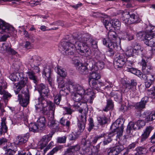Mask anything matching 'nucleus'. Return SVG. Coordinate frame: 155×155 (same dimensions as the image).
Listing matches in <instances>:
<instances>
[{"mask_svg": "<svg viewBox=\"0 0 155 155\" xmlns=\"http://www.w3.org/2000/svg\"><path fill=\"white\" fill-rule=\"evenodd\" d=\"M52 137V135L50 134L43 136L39 142L41 145L40 148L41 149H42L47 145L48 143L51 140Z\"/></svg>", "mask_w": 155, "mask_h": 155, "instance_id": "aec40b11", "label": "nucleus"}, {"mask_svg": "<svg viewBox=\"0 0 155 155\" xmlns=\"http://www.w3.org/2000/svg\"><path fill=\"white\" fill-rule=\"evenodd\" d=\"M68 87H66L68 92H76L77 93L84 94L85 90L82 85L70 81L68 82Z\"/></svg>", "mask_w": 155, "mask_h": 155, "instance_id": "9b49d317", "label": "nucleus"}, {"mask_svg": "<svg viewBox=\"0 0 155 155\" xmlns=\"http://www.w3.org/2000/svg\"><path fill=\"white\" fill-rule=\"evenodd\" d=\"M60 76H58L57 77V82L58 84V86L60 88H61V90L60 91V94L63 91L66 94L68 93V91L66 90V87H64V81L63 78Z\"/></svg>", "mask_w": 155, "mask_h": 155, "instance_id": "5701e85b", "label": "nucleus"}, {"mask_svg": "<svg viewBox=\"0 0 155 155\" xmlns=\"http://www.w3.org/2000/svg\"><path fill=\"white\" fill-rule=\"evenodd\" d=\"M137 151L136 154L140 155L144 154L146 152V149L142 147H138L136 148Z\"/></svg>", "mask_w": 155, "mask_h": 155, "instance_id": "603ef678", "label": "nucleus"}, {"mask_svg": "<svg viewBox=\"0 0 155 155\" xmlns=\"http://www.w3.org/2000/svg\"><path fill=\"white\" fill-rule=\"evenodd\" d=\"M91 143L88 140H87L85 138H83L82 139L81 144L83 146H89L91 145Z\"/></svg>", "mask_w": 155, "mask_h": 155, "instance_id": "e2e57ef3", "label": "nucleus"}, {"mask_svg": "<svg viewBox=\"0 0 155 155\" xmlns=\"http://www.w3.org/2000/svg\"><path fill=\"white\" fill-rule=\"evenodd\" d=\"M134 54L138 55L140 52H142L143 49L140 45L137 42H133L132 44Z\"/></svg>", "mask_w": 155, "mask_h": 155, "instance_id": "c85d7f7f", "label": "nucleus"}, {"mask_svg": "<svg viewBox=\"0 0 155 155\" xmlns=\"http://www.w3.org/2000/svg\"><path fill=\"white\" fill-rule=\"evenodd\" d=\"M127 138L126 136H124L123 137H122L121 139L119 141V142L120 143V144L123 145L125 144L127 141Z\"/></svg>", "mask_w": 155, "mask_h": 155, "instance_id": "774afa93", "label": "nucleus"}, {"mask_svg": "<svg viewBox=\"0 0 155 155\" xmlns=\"http://www.w3.org/2000/svg\"><path fill=\"white\" fill-rule=\"evenodd\" d=\"M145 125V122L143 120H140L137 121L136 124L133 122H130L127 126V132L130 135H133L134 130L137 129H139Z\"/></svg>", "mask_w": 155, "mask_h": 155, "instance_id": "1a4fd4ad", "label": "nucleus"}, {"mask_svg": "<svg viewBox=\"0 0 155 155\" xmlns=\"http://www.w3.org/2000/svg\"><path fill=\"white\" fill-rule=\"evenodd\" d=\"M89 127L88 128V130L89 132H90L91 130L93 128L94 125V121L93 119L90 118L89 120Z\"/></svg>", "mask_w": 155, "mask_h": 155, "instance_id": "052dcab7", "label": "nucleus"}, {"mask_svg": "<svg viewBox=\"0 0 155 155\" xmlns=\"http://www.w3.org/2000/svg\"><path fill=\"white\" fill-rule=\"evenodd\" d=\"M7 131V127L6 126L5 122L2 121L0 124V135H2V132H6Z\"/></svg>", "mask_w": 155, "mask_h": 155, "instance_id": "49530a36", "label": "nucleus"}, {"mask_svg": "<svg viewBox=\"0 0 155 155\" xmlns=\"http://www.w3.org/2000/svg\"><path fill=\"white\" fill-rule=\"evenodd\" d=\"M83 35L81 37H78L75 41L71 40L69 42L63 41L61 43L62 46L68 55H73L77 50L80 53L85 54L86 56H88L91 54L90 48L92 47L96 49L97 45V42L95 40L91 39L89 41Z\"/></svg>", "mask_w": 155, "mask_h": 155, "instance_id": "f257e3e1", "label": "nucleus"}, {"mask_svg": "<svg viewBox=\"0 0 155 155\" xmlns=\"http://www.w3.org/2000/svg\"><path fill=\"white\" fill-rule=\"evenodd\" d=\"M127 56L124 54L119 55L115 59L114 62V65L116 68H122L125 64V61L127 60Z\"/></svg>", "mask_w": 155, "mask_h": 155, "instance_id": "f8f14e48", "label": "nucleus"}, {"mask_svg": "<svg viewBox=\"0 0 155 155\" xmlns=\"http://www.w3.org/2000/svg\"><path fill=\"white\" fill-rule=\"evenodd\" d=\"M41 60L40 58L36 55L30 56L28 59V63L31 67L30 68L34 69L35 72L36 73L40 71L38 66L41 63Z\"/></svg>", "mask_w": 155, "mask_h": 155, "instance_id": "9d476101", "label": "nucleus"}, {"mask_svg": "<svg viewBox=\"0 0 155 155\" xmlns=\"http://www.w3.org/2000/svg\"><path fill=\"white\" fill-rule=\"evenodd\" d=\"M62 147L60 146H56L47 155H53L54 153L57 152L59 150H61L62 148Z\"/></svg>", "mask_w": 155, "mask_h": 155, "instance_id": "864d4df0", "label": "nucleus"}, {"mask_svg": "<svg viewBox=\"0 0 155 155\" xmlns=\"http://www.w3.org/2000/svg\"><path fill=\"white\" fill-rule=\"evenodd\" d=\"M134 54V50L130 47H128L127 49L125 55L129 56H133Z\"/></svg>", "mask_w": 155, "mask_h": 155, "instance_id": "4d7b16f0", "label": "nucleus"}, {"mask_svg": "<svg viewBox=\"0 0 155 155\" xmlns=\"http://www.w3.org/2000/svg\"><path fill=\"white\" fill-rule=\"evenodd\" d=\"M87 113L88 108H86L84 110V114L81 115L79 122L86 123V116Z\"/></svg>", "mask_w": 155, "mask_h": 155, "instance_id": "09e8293b", "label": "nucleus"}, {"mask_svg": "<svg viewBox=\"0 0 155 155\" xmlns=\"http://www.w3.org/2000/svg\"><path fill=\"white\" fill-rule=\"evenodd\" d=\"M89 83L91 87L93 88L97 91L100 90V87L104 85L103 83L99 82L97 80H89Z\"/></svg>", "mask_w": 155, "mask_h": 155, "instance_id": "4be33fe9", "label": "nucleus"}, {"mask_svg": "<svg viewBox=\"0 0 155 155\" xmlns=\"http://www.w3.org/2000/svg\"><path fill=\"white\" fill-rule=\"evenodd\" d=\"M64 110V114H71L73 111V110L71 109V107H63Z\"/></svg>", "mask_w": 155, "mask_h": 155, "instance_id": "bf43d9fd", "label": "nucleus"}, {"mask_svg": "<svg viewBox=\"0 0 155 155\" xmlns=\"http://www.w3.org/2000/svg\"><path fill=\"white\" fill-rule=\"evenodd\" d=\"M1 50L3 51H5L12 55H15L17 53L15 51L11 48L10 46L8 43H3L1 47Z\"/></svg>", "mask_w": 155, "mask_h": 155, "instance_id": "a878e982", "label": "nucleus"}, {"mask_svg": "<svg viewBox=\"0 0 155 155\" xmlns=\"http://www.w3.org/2000/svg\"><path fill=\"white\" fill-rule=\"evenodd\" d=\"M51 128L53 129L55 131L58 130L59 129V127L58 124L55 123V121L54 122V123H52L51 125H48Z\"/></svg>", "mask_w": 155, "mask_h": 155, "instance_id": "338daca9", "label": "nucleus"}, {"mask_svg": "<svg viewBox=\"0 0 155 155\" xmlns=\"http://www.w3.org/2000/svg\"><path fill=\"white\" fill-rule=\"evenodd\" d=\"M124 120L122 118H119L111 126L110 128L111 130L116 132L117 138H120L122 136L124 129L123 124Z\"/></svg>", "mask_w": 155, "mask_h": 155, "instance_id": "423d86ee", "label": "nucleus"}, {"mask_svg": "<svg viewBox=\"0 0 155 155\" xmlns=\"http://www.w3.org/2000/svg\"><path fill=\"white\" fill-rule=\"evenodd\" d=\"M35 73L34 69L33 68H28V70L26 72L29 78L36 85L38 81L37 77L35 75Z\"/></svg>", "mask_w": 155, "mask_h": 155, "instance_id": "a211bd4d", "label": "nucleus"}, {"mask_svg": "<svg viewBox=\"0 0 155 155\" xmlns=\"http://www.w3.org/2000/svg\"><path fill=\"white\" fill-rule=\"evenodd\" d=\"M29 128L30 131L33 132H36L38 129H39L38 125L34 123H31L29 124Z\"/></svg>", "mask_w": 155, "mask_h": 155, "instance_id": "de8ad7c7", "label": "nucleus"}, {"mask_svg": "<svg viewBox=\"0 0 155 155\" xmlns=\"http://www.w3.org/2000/svg\"><path fill=\"white\" fill-rule=\"evenodd\" d=\"M76 58H77V57H76ZM75 58H76L73 59V63L76 66L77 69L82 74H87L88 72V65L87 66V67L83 65L78 60Z\"/></svg>", "mask_w": 155, "mask_h": 155, "instance_id": "ddd939ff", "label": "nucleus"}, {"mask_svg": "<svg viewBox=\"0 0 155 155\" xmlns=\"http://www.w3.org/2000/svg\"><path fill=\"white\" fill-rule=\"evenodd\" d=\"M101 143V142L95 147L97 150V153L95 152V153H92V150L89 148L87 147V148H85L86 155H91V154H92V155H99V154L97 153V152L99 151L100 147V144Z\"/></svg>", "mask_w": 155, "mask_h": 155, "instance_id": "a19ab883", "label": "nucleus"}, {"mask_svg": "<svg viewBox=\"0 0 155 155\" xmlns=\"http://www.w3.org/2000/svg\"><path fill=\"white\" fill-rule=\"evenodd\" d=\"M37 89L40 94L41 97L35 101L36 110L38 111V109H42L43 112L46 113L48 104H50V107H51L53 105V102L48 101L44 98L45 97H48L49 90L48 87L42 83L38 85Z\"/></svg>", "mask_w": 155, "mask_h": 155, "instance_id": "f03ea898", "label": "nucleus"}, {"mask_svg": "<svg viewBox=\"0 0 155 155\" xmlns=\"http://www.w3.org/2000/svg\"><path fill=\"white\" fill-rule=\"evenodd\" d=\"M0 33L4 34L0 38V42L5 41L9 36L8 35L13 31L14 28L12 26L6 23L5 22L0 19Z\"/></svg>", "mask_w": 155, "mask_h": 155, "instance_id": "39448f33", "label": "nucleus"}, {"mask_svg": "<svg viewBox=\"0 0 155 155\" xmlns=\"http://www.w3.org/2000/svg\"><path fill=\"white\" fill-rule=\"evenodd\" d=\"M81 105V103L80 102H75L74 104L73 105V107L75 109H78V111L80 113H82L83 111V110L80 107V106Z\"/></svg>", "mask_w": 155, "mask_h": 155, "instance_id": "6e6d98bb", "label": "nucleus"}, {"mask_svg": "<svg viewBox=\"0 0 155 155\" xmlns=\"http://www.w3.org/2000/svg\"><path fill=\"white\" fill-rule=\"evenodd\" d=\"M104 64L103 62L102 61H99L94 65H92L91 68L89 66L90 69L91 71H98L99 70L102 69L104 68Z\"/></svg>", "mask_w": 155, "mask_h": 155, "instance_id": "b1692460", "label": "nucleus"}, {"mask_svg": "<svg viewBox=\"0 0 155 155\" xmlns=\"http://www.w3.org/2000/svg\"><path fill=\"white\" fill-rule=\"evenodd\" d=\"M105 134L104 133L101 134L99 135L96 136L92 140V142L94 143H96L97 141V140L99 139H101L102 137H104Z\"/></svg>", "mask_w": 155, "mask_h": 155, "instance_id": "680f3d73", "label": "nucleus"}, {"mask_svg": "<svg viewBox=\"0 0 155 155\" xmlns=\"http://www.w3.org/2000/svg\"><path fill=\"white\" fill-rule=\"evenodd\" d=\"M108 38H104L107 40V43L110 42H114V41L116 38V34L113 31H110L108 33Z\"/></svg>", "mask_w": 155, "mask_h": 155, "instance_id": "c756f323", "label": "nucleus"}, {"mask_svg": "<svg viewBox=\"0 0 155 155\" xmlns=\"http://www.w3.org/2000/svg\"><path fill=\"white\" fill-rule=\"evenodd\" d=\"M53 105L52 106V107H50V104H48V106L47 107V111L46 113H45L43 112L42 109H38V110L40 111H42L43 113L44 114H47L48 113L49 111H51V114L49 115V116H48V125H51L53 123H54L55 121L54 120V111L55 110V107L54 104L53 103Z\"/></svg>", "mask_w": 155, "mask_h": 155, "instance_id": "2eb2a0df", "label": "nucleus"}, {"mask_svg": "<svg viewBox=\"0 0 155 155\" xmlns=\"http://www.w3.org/2000/svg\"><path fill=\"white\" fill-rule=\"evenodd\" d=\"M103 44L107 47L109 49L106 52L107 55L110 56L113 55L114 54V49L117 47V44L115 42H110L109 43H107V40L106 39H103Z\"/></svg>", "mask_w": 155, "mask_h": 155, "instance_id": "4468645a", "label": "nucleus"}, {"mask_svg": "<svg viewBox=\"0 0 155 155\" xmlns=\"http://www.w3.org/2000/svg\"><path fill=\"white\" fill-rule=\"evenodd\" d=\"M125 64L126 67V71L128 72L131 73V71H128L129 69L135 68L132 67L133 65L134 64L133 61L129 58H127V60L125 61Z\"/></svg>", "mask_w": 155, "mask_h": 155, "instance_id": "e433bc0d", "label": "nucleus"}, {"mask_svg": "<svg viewBox=\"0 0 155 155\" xmlns=\"http://www.w3.org/2000/svg\"><path fill=\"white\" fill-rule=\"evenodd\" d=\"M108 155H117V154L113 147L109 148L107 151Z\"/></svg>", "mask_w": 155, "mask_h": 155, "instance_id": "69168bd1", "label": "nucleus"}, {"mask_svg": "<svg viewBox=\"0 0 155 155\" xmlns=\"http://www.w3.org/2000/svg\"><path fill=\"white\" fill-rule=\"evenodd\" d=\"M97 120L98 123L101 125L105 124L107 123V118L105 117H98Z\"/></svg>", "mask_w": 155, "mask_h": 155, "instance_id": "13d9d810", "label": "nucleus"}, {"mask_svg": "<svg viewBox=\"0 0 155 155\" xmlns=\"http://www.w3.org/2000/svg\"><path fill=\"white\" fill-rule=\"evenodd\" d=\"M117 154H118L120 152L122 151L124 148L123 145L120 144H118L116 146L113 147Z\"/></svg>", "mask_w": 155, "mask_h": 155, "instance_id": "8fccbe9b", "label": "nucleus"}, {"mask_svg": "<svg viewBox=\"0 0 155 155\" xmlns=\"http://www.w3.org/2000/svg\"><path fill=\"white\" fill-rule=\"evenodd\" d=\"M80 149V146L78 145L71 146L65 152L63 155H75Z\"/></svg>", "mask_w": 155, "mask_h": 155, "instance_id": "6ab92c4d", "label": "nucleus"}, {"mask_svg": "<svg viewBox=\"0 0 155 155\" xmlns=\"http://www.w3.org/2000/svg\"><path fill=\"white\" fill-rule=\"evenodd\" d=\"M143 116L145 118L146 121H151L155 119V111L152 112H144L143 114Z\"/></svg>", "mask_w": 155, "mask_h": 155, "instance_id": "393cba45", "label": "nucleus"}, {"mask_svg": "<svg viewBox=\"0 0 155 155\" xmlns=\"http://www.w3.org/2000/svg\"><path fill=\"white\" fill-rule=\"evenodd\" d=\"M79 136L76 133H72L68 136V139L70 140H75L79 137Z\"/></svg>", "mask_w": 155, "mask_h": 155, "instance_id": "3c124183", "label": "nucleus"}, {"mask_svg": "<svg viewBox=\"0 0 155 155\" xmlns=\"http://www.w3.org/2000/svg\"><path fill=\"white\" fill-rule=\"evenodd\" d=\"M103 23L105 26L106 29L109 31H111L113 27L112 23L111 21L110 22L104 18L102 20Z\"/></svg>", "mask_w": 155, "mask_h": 155, "instance_id": "58836bf2", "label": "nucleus"}, {"mask_svg": "<svg viewBox=\"0 0 155 155\" xmlns=\"http://www.w3.org/2000/svg\"><path fill=\"white\" fill-rule=\"evenodd\" d=\"M153 128L151 126H149L147 127L146 128L145 131L142 134L140 141L141 142L144 141L148 137L150 133L153 130Z\"/></svg>", "mask_w": 155, "mask_h": 155, "instance_id": "bb28decb", "label": "nucleus"}, {"mask_svg": "<svg viewBox=\"0 0 155 155\" xmlns=\"http://www.w3.org/2000/svg\"><path fill=\"white\" fill-rule=\"evenodd\" d=\"M85 123L78 122V131L79 132H82L84 131L85 127Z\"/></svg>", "mask_w": 155, "mask_h": 155, "instance_id": "5fc2aeb1", "label": "nucleus"}, {"mask_svg": "<svg viewBox=\"0 0 155 155\" xmlns=\"http://www.w3.org/2000/svg\"><path fill=\"white\" fill-rule=\"evenodd\" d=\"M149 97H145L142 99L141 101L137 103L135 105V108L138 110H140L145 108V106L146 103L148 101Z\"/></svg>", "mask_w": 155, "mask_h": 155, "instance_id": "412c9836", "label": "nucleus"}, {"mask_svg": "<svg viewBox=\"0 0 155 155\" xmlns=\"http://www.w3.org/2000/svg\"><path fill=\"white\" fill-rule=\"evenodd\" d=\"M38 123L40 130H43L45 127L46 123L45 118L43 117H40L38 120Z\"/></svg>", "mask_w": 155, "mask_h": 155, "instance_id": "7c9ffc66", "label": "nucleus"}, {"mask_svg": "<svg viewBox=\"0 0 155 155\" xmlns=\"http://www.w3.org/2000/svg\"><path fill=\"white\" fill-rule=\"evenodd\" d=\"M67 137L66 136L58 137L57 138V141L60 143H64L66 141Z\"/></svg>", "mask_w": 155, "mask_h": 155, "instance_id": "0e129e2a", "label": "nucleus"}, {"mask_svg": "<svg viewBox=\"0 0 155 155\" xmlns=\"http://www.w3.org/2000/svg\"><path fill=\"white\" fill-rule=\"evenodd\" d=\"M90 73L89 80H97L101 78L100 74L98 73V71H92Z\"/></svg>", "mask_w": 155, "mask_h": 155, "instance_id": "f704fd0d", "label": "nucleus"}, {"mask_svg": "<svg viewBox=\"0 0 155 155\" xmlns=\"http://www.w3.org/2000/svg\"><path fill=\"white\" fill-rule=\"evenodd\" d=\"M129 71L131 72V73L138 76L141 79H146L147 80V76L146 77L145 74H143L140 71L136 68H131L129 69Z\"/></svg>", "mask_w": 155, "mask_h": 155, "instance_id": "cd10ccee", "label": "nucleus"}, {"mask_svg": "<svg viewBox=\"0 0 155 155\" xmlns=\"http://www.w3.org/2000/svg\"><path fill=\"white\" fill-rule=\"evenodd\" d=\"M56 71L57 74L61 77L65 78L67 75V73L65 69L61 67H57Z\"/></svg>", "mask_w": 155, "mask_h": 155, "instance_id": "72a5a7b5", "label": "nucleus"}, {"mask_svg": "<svg viewBox=\"0 0 155 155\" xmlns=\"http://www.w3.org/2000/svg\"><path fill=\"white\" fill-rule=\"evenodd\" d=\"M113 107V104L112 101L111 100H108L107 101V105L106 106L103 108V110L107 112L110 110L112 109Z\"/></svg>", "mask_w": 155, "mask_h": 155, "instance_id": "37998d69", "label": "nucleus"}, {"mask_svg": "<svg viewBox=\"0 0 155 155\" xmlns=\"http://www.w3.org/2000/svg\"><path fill=\"white\" fill-rule=\"evenodd\" d=\"M122 20L124 23L127 24L136 23L140 21V19L137 15L134 13L130 14L128 12L123 14Z\"/></svg>", "mask_w": 155, "mask_h": 155, "instance_id": "0eeeda50", "label": "nucleus"}, {"mask_svg": "<svg viewBox=\"0 0 155 155\" xmlns=\"http://www.w3.org/2000/svg\"><path fill=\"white\" fill-rule=\"evenodd\" d=\"M2 95H3V96L2 97H0V99L2 101L4 100L5 104H6L7 102L6 101V100H8V98L11 97L12 95L5 90L4 92L2 94Z\"/></svg>", "mask_w": 155, "mask_h": 155, "instance_id": "c03bdc74", "label": "nucleus"}, {"mask_svg": "<svg viewBox=\"0 0 155 155\" xmlns=\"http://www.w3.org/2000/svg\"><path fill=\"white\" fill-rule=\"evenodd\" d=\"M149 33V31L146 32L144 31H140L138 32L136 35L137 37L140 39L143 40L144 41V39L146 38V36H148V35Z\"/></svg>", "mask_w": 155, "mask_h": 155, "instance_id": "ea45409f", "label": "nucleus"}, {"mask_svg": "<svg viewBox=\"0 0 155 155\" xmlns=\"http://www.w3.org/2000/svg\"><path fill=\"white\" fill-rule=\"evenodd\" d=\"M129 30L126 33L127 38L129 40H132L134 38V35L135 34L136 32L133 28H130Z\"/></svg>", "mask_w": 155, "mask_h": 155, "instance_id": "c9c22d12", "label": "nucleus"}, {"mask_svg": "<svg viewBox=\"0 0 155 155\" xmlns=\"http://www.w3.org/2000/svg\"><path fill=\"white\" fill-rule=\"evenodd\" d=\"M9 77L10 80L13 81H18L20 78V81L17 84H15L13 86L16 94H18L21 89L28 85V78L23 77L22 73H14L11 74Z\"/></svg>", "mask_w": 155, "mask_h": 155, "instance_id": "7ed1b4c3", "label": "nucleus"}, {"mask_svg": "<svg viewBox=\"0 0 155 155\" xmlns=\"http://www.w3.org/2000/svg\"><path fill=\"white\" fill-rule=\"evenodd\" d=\"M28 137L26 136H18L16 140V143L18 145H21L27 141Z\"/></svg>", "mask_w": 155, "mask_h": 155, "instance_id": "2f4dec72", "label": "nucleus"}, {"mask_svg": "<svg viewBox=\"0 0 155 155\" xmlns=\"http://www.w3.org/2000/svg\"><path fill=\"white\" fill-rule=\"evenodd\" d=\"M43 76L45 80H47L52 88V91H53V94L54 96V102L56 104H59L61 100V96L60 95L57 94L54 96L56 94V89L54 87L53 74L51 68L48 66L44 68Z\"/></svg>", "mask_w": 155, "mask_h": 155, "instance_id": "20e7f679", "label": "nucleus"}, {"mask_svg": "<svg viewBox=\"0 0 155 155\" xmlns=\"http://www.w3.org/2000/svg\"><path fill=\"white\" fill-rule=\"evenodd\" d=\"M127 87L129 89H131L132 87L134 89V91H135L136 90V87L137 85V82L135 80L132 79L130 81V82L129 83H127L126 84Z\"/></svg>", "mask_w": 155, "mask_h": 155, "instance_id": "79ce46f5", "label": "nucleus"}, {"mask_svg": "<svg viewBox=\"0 0 155 155\" xmlns=\"http://www.w3.org/2000/svg\"><path fill=\"white\" fill-rule=\"evenodd\" d=\"M113 27L117 29H119L120 26V23L117 19H113L111 20Z\"/></svg>", "mask_w": 155, "mask_h": 155, "instance_id": "a18cd8bd", "label": "nucleus"}, {"mask_svg": "<svg viewBox=\"0 0 155 155\" xmlns=\"http://www.w3.org/2000/svg\"><path fill=\"white\" fill-rule=\"evenodd\" d=\"M116 133L114 132L110 133L107 136V138L105 137V135L104 136V139L103 141V144L104 145H105L110 142L112 141L111 137L114 136L115 134Z\"/></svg>", "mask_w": 155, "mask_h": 155, "instance_id": "473e14b6", "label": "nucleus"}, {"mask_svg": "<svg viewBox=\"0 0 155 155\" xmlns=\"http://www.w3.org/2000/svg\"><path fill=\"white\" fill-rule=\"evenodd\" d=\"M25 98L22 97V96L20 94H18V100L20 105L23 107H26L29 103V96L28 91L27 90L23 93Z\"/></svg>", "mask_w": 155, "mask_h": 155, "instance_id": "dca6fc26", "label": "nucleus"}, {"mask_svg": "<svg viewBox=\"0 0 155 155\" xmlns=\"http://www.w3.org/2000/svg\"><path fill=\"white\" fill-rule=\"evenodd\" d=\"M84 94L76 93L74 94L73 96V100L75 102L85 103L87 101L88 98L87 97H85V95H84Z\"/></svg>", "mask_w": 155, "mask_h": 155, "instance_id": "f3484780", "label": "nucleus"}, {"mask_svg": "<svg viewBox=\"0 0 155 155\" xmlns=\"http://www.w3.org/2000/svg\"><path fill=\"white\" fill-rule=\"evenodd\" d=\"M86 95L89 96V97L91 100V102H92V101L95 97V94L93 91V90L90 88L86 90H85V93L84 95H85V97H86ZM90 102H91V101Z\"/></svg>", "mask_w": 155, "mask_h": 155, "instance_id": "4c0bfd02", "label": "nucleus"}, {"mask_svg": "<svg viewBox=\"0 0 155 155\" xmlns=\"http://www.w3.org/2000/svg\"><path fill=\"white\" fill-rule=\"evenodd\" d=\"M147 28L149 31L147 36L144 39V43L150 47L155 46V27L154 26L148 27Z\"/></svg>", "mask_w": 155, "mask_h": 155, "instance_id": "6e6552de", "label": "nucleus"}]
</instances>
